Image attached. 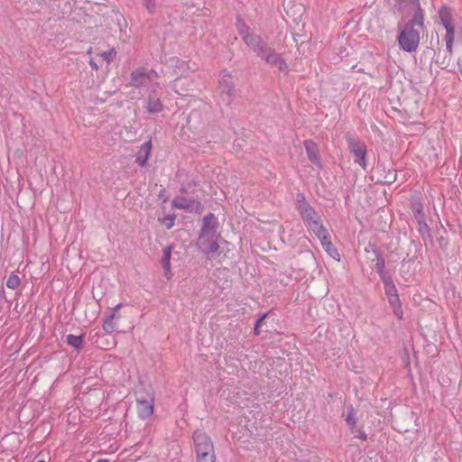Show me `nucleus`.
<instances>
[{
	"instance_id": "39448f33",
	"label": "nucleus",
	"mask_w": 462,
	"mask_h": 462,
	"mask_svg": "<svg viewBox=\"0 0 462 462\" xmlns=\"http://www.w3.org/2000/svg\"><path fill=\"white\" fill-rule=\"evenodd\" d=\"M420 40V31L412 25H404L397 37L400 48L407 52L415 51Z\"/></svg>"
},
{
	"instance_id": "37998d69",
	"label": "nucleus",
	"mask_w": 462,
	"mask_h": 462,
	"mask_svg": "<svg viewBox=\"0 0 462 462\" xmlns=\"http://www.w3.org/2000/svg\"><path fill=\"white\" fill-rule=\"evenodd\" d=\"M37 462H45L44 459L38 460Z\"/></svg>"
},
{
	"instance_id": "e433bc0d",
	"label": "nucleus",
	"mask_w": 462,
	"mask_h": 462,
	"mask_svg": "<svg viewBox=\"0 0 462 462\" xmlns=\"http://www.w3.org/2000/svg\"><path fill=\"white\" fill-rule=\"evenodd\" d=\"M268 313L263 314L255 322L254 326L259 327L261 326L262 322L264 320V319L267 317Z\"/></svg>"
},
{
	"instance_id": "ea45409f",
	"label": "nucleus",
	"mask_w": 462,
	"mask_h": 462,
	"mask_svg": "<svg viewBox=\"0 0 462 462\" xmlns=\"http://www.w3.org/2000/svg\"><path fill=\"white\" fill-rule=\"evenodd\" d=\"M254 334L255 335H257V336L260 335L261 331H260V328L259 327H255L254 326Z\"/></svg>"
},
{
	"instance_id": "9d476101",
	"label": "nucleus",
	"mask_w": 462,
	"mask_h": 462,
	"mask_svg": "<svg viewBox=\"0 0 462 462\" xmlns=\"http://www.w3.org/2000/svg\"><path fill=\"white\" fill-rule=\"evenodd\" d=\"M145 109L149 114H158L163 110V105L157 94V88L149 91L145 98Z\"/></svg>"
},
{
	"instance_id": "72a5a7b5",
	"label": "nucleus",
	"mask_w": 462,
	"mask_h": 462,
	"mask_svg": "<svg viewBox=\"0 0 462 462\" xmlns=\"http://www.w3.org/2000/svg\"><path fill=\"white\" fill-rule=\"evenodd\" d=\"M355 438L361 439L363 440H366L367 435L366 433L360 428L356 426V434H354Z\"/></svg>"
},
{
	"instance_id": "2f4dec72",
	"label": "nucleus",
	"mask_w": 462,
	"mask_h": 462,
	"mask_svg": "<svg viewBox=\"0 0 462 462\" xmlns=\"http://www.w3.org/2000/svg\"><path fill=\"white\" fill-rule=\"evenodd\" d=\"M418 223V231L420 234L428 233L429 232V226L426 223V217L416 220Z\"/></svg>"
},
{
	"instance_id": "4be33fe9",
	"label": "nucleus",
	"mask_w": 462,
	"mask_h": 462,
	"mask_svg": "<svg viewBox=\"0 0 462 462\" xmlns=\"http://www.w3.org/2000/svg\"><path fill=\"white\" fill-rule=\"evenodd\" d=\"M118 318L116 316L115 312H111L103 321L102 328L103 329L108 333L111 334L116 329V326L114 323V319Z\"/></svg>"
},
{
	"instance_id": "f257e3e1",
	"label": "nucleus",
	"mask_w": 462,
	"mask_h": 462,
	"mask_svg": "<svg viewBox=\"0 0 462 462\" xmlns=\"http://www.w3.org/2000/svg\"><path fill=\"white\" fill-rule=\"evenodd\" d=\"M236 26L244 42L258 58L269 65L277 67L284 74L289 72V68L284 59L273 48L269 46L259 34L254 33L243 19L238 17Z\"/></svg>"
},
{
	"instance_id": "cd10ccee",
	"label": "nucleus",
	"mask_w": 462,
	"mask_h": 462,
	"mask_svg": "<svg viewBox=\"0 0 462 462\" xmlns=\"http://www.w3.org/2000/svg\"><path fill=\"white\" fill-rule=\"evenodd\" d=\"M381 281L383 283V287L393 284V280L388 271H383L378 273Z\"/></svg>"
},
{
	"instance_id": "7c9ffc66",
	"label": "nucleus",
	"mask_w": 462,
	"mask_h": 462,
	"mask_svg": "<svg viewBox=\"0 0 462 462\" xmlns=\"http://www.w3.org/2000/svg\"><path fill=\"white\" fill-rule=\"evenodd\" d=\"M174 220H175L174 216H167V217H164L160 219L162 224H163L167 229H170L174 226Z\"/></svg>"
},
{
	"instance_id": "393cba45",
	"label": "nucleus",
	"mask_w": 462,
	"mask_h": 462,
	"mask_svg": "<svg viewBox=\"0 0 462 462\" xmlns=\"http://www.w3.org/2000/svg\"><path fill=\"white\" fill-rule=\"evenodd\" d=\"M375 255H376V263L374 264V269L377 272V273L386 271L385 270V260H384L383 256L377 252L375 253Z\"/></svg>"
},
{
	"instance_id": "79ce46f5",
	"label": "nucleus",
	"mask_w": 462,
	"mask_h": 462,
	"mask_svg": "<svg viewBox=\"0 0 462 462\" xmlns=\"http://www.w3.org/2000/svg\"><path fill=\"white\" fill-rule=\"evenodd\" d=\"M91 52H92V48H89V50L88 51V54H89V55H90V54H91Z\"/></svg>"
},
{
	"instance_id": "f3484780",
	"label": "nucleus",
	"mask_w": 462,
	"mask_h": 462,
	"mask_svg": "<svg viewBox=\"0 0 462 462\" xmlns=\"http://www.w3.org/2000/svg\"><path fill=\"white\" fill-rule=\"evenodd\" d=\"M172 246H166L162 252V266L165 272V276L170 278L171 274V256Z\"/></svg>"
},
{
	"instance_id": "20e7f679",
	"label": "nucleus",
	"mask_w": 462,
	"mask_h": 462,
	"mask_svg": "<svg viewBox=\"0 0 462 462\" xmlns=\"http://www.w3.org/2000/svg\"><path fill=\"white\" fill-rule=\"evenodd\" d=\"M159 75L152 69L138 68L131 72L130 85L134 88H146L150 91L152 88H160Z\"/></svg>"
},
{
	"instance_id": "a19ab883",
	"label": "nucleus",
	"mask_w": 462,
	"mask_h": 462,
	"mask_svg": "<svg viewBox=\"0 0 462 462\" xmlns=\"http://www.w3.org/2000/svg\"><path fill=\"white\" fill-rule=\"evenodd\" d=\"M97 462H108V459L100 458Z\"/></svg>"
},
{
	"instance_id": "f8f14e48",
	"label": "nucleus",
	"mask_w": 462,
	"mask_h": 462,
	"mask_svg": "<svg viewBox=\"0 0 462 462\" xmlns=\"http://www.w3.org/2000/svg\"><path fill=\"white\" fill-rule=\"evenodd\" d=\"M217 218L214 216L213 213H208L202 219V226L199 233L219 235L217 233Z\"/></svg>"
},
{
	"instance_id": "9b49d317",
	"label": "nucleus",
	"mask_w": 462,
	"mask_h": 462,
	"mask_svg": "<svg viewBox=\"0 0 462 462\" xmlns=\"http://www.w3.org/2000/svg\"><path fill=\"white\" fill-rule=\"evenodd\" d=\"M315 236L319 239L321 245L327 254L332 258L339 261V253L330 241V235L328 229L325 228L324 232H319Z\"/></svg>"
},
{
	"instance_id": "1a4fd4ad",
	"label": "nucleus",
	"mask_w": 462,
	"mask_h": 462,
	"mask_svg": "<svg viewBox=\"0 0 462 462\" xmlns=\"http://www.w3.org/2000/svg\"><path fill=\"white\" fill-rule=\"evenodd\" d=\"M172 207L191 213H199L202 209L201 203L198 200L178 196L172 200Z\"/></svg>"
},
{
	"instance_id": "a878e982",
	"label": "nucleus",
	"mask_w": 462,
	"mask_h": 462,
	"mask_svg": "<svg viewBox=\"0 0 462 462\" xmlns=\"http://www.w3.org/2000/svg\"><path fill=\"white\" fill-rule=\"evenodd\" d=\"M116 55V51H115V49H110L109 51L101 52L99 54L102 60L106 61V64H109L115 59Z\"/></svg>"
},
{
	"instance_id": "b1692460",
	"label": "nucleus",
	"mask_w": 462,
	"mask_h": 462,
	"mask_svg": "<svg viewBox=\"0 0 462 462\" xmlns=\"http://www.w3.org/2000/svg\"><path fill=\"white\" fill-rule=\"evenodd\" d=\"M66 342L68 345L72 346L73 348L79 350L83 346V336H75L72 334H69L67 336Z\"/></svg>"
},
{
	"instance_id": "473e14b6",
	"label": "nucleus",
	"mask_w": 462,
	"mask_h": 462,
	"mask_svg": "<svg viewBox=\"0 0 462 462\" xmlns=\"http://www.w3.org/2000/svg\"><path fill=\"white\" fill-rule=\"evenodd\" d=\"M446 29V37L445 40H453L455 39V28L454 26L445 27Z\"/></svg>"
},
{
	"instance_id": "f704fd0d",
	"label": "nucleus",
	"mask_w": 462,
	"mask_h": 462,
	"mask_svg": "<svg viewBox=\"0 0 462 462\" xmlns=\"http://www.w3.org/2000/svg\"><path fill=\"white\" fill-rule=\"evenodd\" d=\"M144 1V5L146 7V9L150 12V13H152L155 9V2L154 0H143Z\"/></svg>"
},
{
	"instance_id": "c9c22d12",
	"label": "nucleus",
	"mask_w": 462,
	"mask_h": 462,
	"mask_svg": "<svg viewBox=\"0 0 462 462\" xmlns=\"http://www.w3.org/2000/svg\"><path fill=\"white\" fill-rule=\"evenodd\" d=\"M446 41V49L449 53H452V48H453V40H445Z\"/></svg>"
},
{
	"instance_id": "c85d7f7f",
	"label": "nucleus",
	"mask_w": 462,
	"mask_h": 462,
	"mask_svg": "<svg viewBox=\"0 0 462 462\" xmlns=\"http://www.w3.org/2000/svg\"><path fill=\"white\" fill-rule=\"evenodd\" d=\"M398 7L403 11L411 5H419V0H397Z\"/></svg>"
},
{
	"instance_id": "423d86ee",
	"label": "nucleus",
	"mask_w": 462,
	"mask_h": 462,
	"mask_svg": "<svg viewBox=\"0 0 462 462\" xmlns=\"http://www.w3.org/2000/svg\"><path fill=\"white\" fill-rule=\"evenodd\" d=\"M218 238L219 235L199 233L196 245L202 254L213 256L219 253Z\"/></svg>"
},
{
	"instance_id": "a211bd4d",
	"label": "nucleus",
	"mask_w": 462,
	"mask_h": 462,
	"mask_svg": "<svg viewBox=\"0 0 462 462\" xmlns=\"http://www.w3.org/2000/svg\"><path fill=\"white\" fill-rule=\"evenodd\" d=\"M405 25H412L413 28H418L419 31L424 27V14L422 9L418 5V9L412 16V19Z\"/></svg>"
},
{
	"instance_id": "6e6552de",
	"label": "nucleus",
	"mask_w": 462,
	"mask_h": 462,
	"mask_svg": "<svg viewBox=\"0 0 462 462\" xmlns=\"http://www.w3.org/2000/svg\"><path fill=\"white\" fill-rule=\"evenodd\" d=\"M218 89L222 101L230 106L235 97V88L232 77L229 72L224 71L218 83Z\"/></svg>"
},
{
	"instance_id": "412c9836",
	"label": "nucleus",
	"mask_w": 462,
	"mask_h": 462,
	"mask_svg": "<svg viewBox=\"0 0 462 462\" xmlns=\"http://www.w3.org/2000/svg\"><path fill=\"white\" fill-rule=\"evenodd\" d=\"M346 422L349 427L352 434H356V428L357 424V417L353 405L347 406V414L346 417Z\"/></svg>"
},
{
	"instance_id": "4468645a",
	"label": "nucleus",
	"mask_w": 462,
	"mask_h": 462,
	"mask_svg": "<svg viewBox=\"0 0 462 462\" xmlns=\"http://www.w3.org/2000/svg\"><path fill=\"white\" fill-rule=\"evenodd\" d=\"M304 147L306 149L308 159L310 162L320 169L322 164L317 144L312 140H306L304 141Z\"/></svg>"
},
{
	"instance_id": "f03ea898",
	"label": "nucleus",
	"mask_w": 462,
	"mask_h": 462,
	"mask_svg": "<svg viewBox=\"0 0 462 462\" xmlns=\"http://www.w3.org/2000/svg\"><path fill=\"white\" fill-rule=\"evenodd\" d=\"M297 210L304 222L307 228L317 235L319 232H324L326 228L321 221V217L316 209L307 201L302 193L297 194L296 198Z\"/></svg>"
},
{
	"instance_id": "c756f323",
	"label": "nucleus",
	"mask_w": 462,
	"mask_h": 462,
	"mask_svg": "<svg viewBox=\"0 0 462 462\" xmlns=\"http://www.w3.org/2000/svg\"><path fill=\"white\" fill-rule=\"evenodd\" d=\"M385 295L388 298L399 295L395 284H392L384 287Z\"/></svg>"
},
{
	"instance_id": "dca6fc26",
	"label": "nucleus",
	"mask_w": 462,
	"mask_h": 462,
	"mask_svg": "<svg viewBox=\"0 0 462 462\" xmlns=\"http://www.w3.org/2000/svg\"><path fill=\"white\" fill-rule=\"evenodd\" d=\"M193 85V82L187 78H178L171 85L172 89L180 96H187L188 90Z\"/></svg>"
},
{
	"instance_id": "aec40b11",
	"label": "nucleus",
	"mask_w": 462,
	"mask_h": 462,
	"mask_svg": "<svg viewBox=\"0 0 462 462\" xmlns=\"http://www.w3.org/2000/svg\"><path fill=\"white\" fill-rule=\"evenodd\" d=\"M387 300L393 309V314L399 320H402L403 319V311L399 295L388 298Z\"/></svg>"
},
{
	"instance_id": "58836bf2",
	"label": "nucleus",
	"mask_w": 462,
	"mask_h": 462,
	"mask_svg": "<svg viewBox=\"0 0 462 462\" xmlns=\"http://www.w3.org/2000/svg\"><path fill=\"white\" fill-rule=\"evenodd\" d=\"M122 307H123V304L122 303H118L116 306H115V308L113 309L112 312H115L116 314V312L119 311Z\"/></svg>"
},
{
	"instance_id": "6ab92c4d",
	"label": "nucleus",
	"mask_w": 462,
	"mask_h": 462,
	"mask_svg": "<svg viewBox=\"0 0 462 462\" xmlns=\"http://www.w3.org/2000/svg\"><path fill=\"white\" fill-rule=\"evenodd\" d=\"M439 17L441 24L445 27L452 26V12L448 6H442L439 10Z\"/></svg>"
},
{
	"instance_id": "4c0bfd02",
	"label": "nucleus",
	"mask_w": 462,
	"mask_h": 462,
	"mask_svg": "<svg viewBox=\"0 0 462 462\" xmlns=\"http://www.w3.org/2000/svg\"><path fill=\"white\" fill-rule=\"evenodd\" d=\"M89 65L91 66V68L95 70H97L98 69V63L95 60V59L93 58H90L89 60Z\"/></svg>"
},
{
	"instance_id": "ddd939ff",
	"label": "nucleus",
	"mask_w": 462,
	"mask_h": 462,
	"mask_svg": "<svg viewBox=\"0 0 462 462\" xmlns=\"http://www.w3.org/2000/svg\"><path fill=\"white\" fill-rule=\"evenodd\" d=\"M152 140H148L147 142L143 143L140 147L139 150L135 155V162L140 167H144L147 164V162L151 156L152 152Z\"/></svg>"
},
{
	"instance_id": "2eb2a0df",
	"label": "nucleus",
	"mask_w": 462,
	"mask_h": 462,
	"mask_svg": "<svg viewBox=\"0 0 462 462\" xmlns=\"http://www.w3.org/2000/svg\"><path fill=\"white\" fill-rule=\"evenodd\" d=\"M136 409L140 418H149L153 413V399H137Z\"/></svg>"
},
{
	"instance_id": "5701e85b",
	"label": "nucleus",
	"mask_w": 462,
	"mask_h": 462,
	"mask_svg": "<svg viewBox=\"0 0 462 462\" xmlns=\"http://www.w3.org/2000/svg\"><path fill=\"white\" fill-rule=\"evenodd\" d=\"M411 211L416 220L425 217V214L423 212V205L419 199L412 200Z\"/></svg>"
},
{
	"instance_id": "bb28decb",
	"label": "nucleus",
	"mask_w": 462,
	"mask_h": 462,
	"mask_svg": "<svg viewBox=\"0 0 462 462\" xmlns=\"http://www.w3.org/2000/svg\"><path fill=\"white\" fill-rule=\"evenodd\" d=\"M20 284V279L18 275L12 273L9 275L6 281V286L10 289H16Z\"/></svg>"
},
{
	"instance_id": "7ed1b4c3",
	"label": "nucleus",
	"mask_w": 462,
	"mask_h": 462,
	"mask_svg": "<svg viewBox=\"0 0 462 462\" xmlns=\"http://www.w3.org/2000/svg\"><path fill=\"white\" fill-rule=\"evenodd\" d=\"M192 438L197 462H216L214 444L210 437L201 430H195Z\"/></svg>"
},
{
	"instance_id": "0eeeda50",
	"label": "nucleus",
	"mask_w": 462,
	"mask_h": 462,
	"mask_svg": "<svg viewBox=\"0 0 462 462\" xmlns=\"http://www.w3.org/2000/svg\"><path fill=\"white\" fill-rule=\"evenodd\" d=\"M346 139L348 144L349 151L355 156V163L360 165L363 170H366L367 150L365 143L360 141L356 142L355 138L350 134H347Z\"/></svg>"
}]
</instances>
